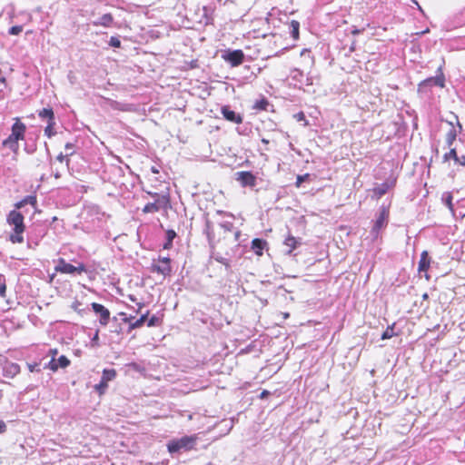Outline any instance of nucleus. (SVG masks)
I'll return each mask as SVG.
<instances>
[{
  "label": "nucleus",
  "mask_w": 465,
  "mask_h": 465,
  "mask_svg": "<svg viewBox=\"0 0 465 465\" xmlns=\"http://www.w3.org/2000/svg\"><path fill=\"white\" fill-rule=\"evenodd\" d=\"M91 307L93 312L98 317L100 325L106 326L110 322V311L101 303L92 302Z\"/></svg>",
  "instance_id": "9d476101"
},
{
  "label": "nucleus",
  "mask_w": 465,
  "mask_h": 465,
  "mask_svg": "<svg viewBox=\"0 0 465 465\" xmlns=\"http://www.w3.org/2000/svg\"><path fill=\"white\" fill-rule=\"evenodd\" d=\"M45 368H49L53 371H56L58 370L57 361L54 359V357H52L49 362L45 366Z\"/></svg>",
  "instance_id": "a19ab883"
},
{
  "label": "nucleus",
  "mask_w": 465,
  "mask_h": 465,
  "mask_svg": "<svg viewBox=\"0 0 465 465\" xmlns=\"http://www.w3.org/2000/svg\"><path fill=\"white\" fill-rule=\"evenodd\" d=\"M310 177L309 173H305L303 175H298L296 179V186L300 187L302 183L306 182Z\"/></svg>",
  "instance_id": "a18cd8bd"
},
{
  "label": "nucleus",
  "mask_w": 465,
  "mask_h": 465,
  "mask_svg": "<svg viewBox=\"0 0 465 465\" xmlns=\"http://www.w3.org/2000/svg\"><path fill=\"white\" fill-rule=\"evenodd\" d=\"M81 306L82 303L78 300L74 301L71 304V308L74 312H76L79 315H84L87 312V309L81 308Z\"/></svg>",
  "instance_id": "72a5a7b5"
},
{
  "label": "nucleus",
  "mask_w": 465,
  "mask_h": 465,
  "mask_svg": "<svg viewBox=\"0 0 465 465\" xmlns=\"http://www.w3.org/2000/svg\"><path fill=\"white\" fill-rule=\"evenodd\" d=\"M430 258L429 256V252L427 251H423L420 254V259L419 262L418 271L420 272H427L430 268Z\"/></svg>",
  "instance_id": "f3484780"
},
{
  "label": "nucleus",
  "mask_w": 465,
  "mask_h": 465,
  "mask_svg": "<svg viewBox=\"0 0 465 465\" xmlns=\"http://www.w3.org/2000/svg\"><path fill=\"white\" fill-rule=\"evenodd\" d=\"M241 235H242V233H241V232L239 230L235 231V232H234V240L236 242H239V243L236 246L237 248L241 247V245H242L241 240H240Z\"/></svg>",
  "instance_id": "5fc2aeb1"
},
{
  "label": "nucleus",
  "mask_w": 465,
  "mask_h": 465,
  "mask_svg": "<svg viewBox=\"0 0 465 465\" xmlns=\"http://www.w3.org/2000/svg\"><path fill=\"white\" fill-rule=\"evenodd\" d=\"M24 215L15 210L10 211L6 217L7 223L12 226V232L9 234V241L12 243L24 242V232L25 225Z\"/></svg>",
  "instance_id": "f257e3e1"
},
{
  "label": "nucleus",
  "mask_w": 465,
  "mask_h": 465,
  "mask_svg": "<svg viewBox=\"0 0 465 465\" xmlns=\"http://www.w3.org/2000/svg\"><path fill=\"white\" fill-rule=\"evenodd\" d=\"M116 377V371L114 369H104L102 374V380L106 382L113 381Z\"/></svg>",
  "instance_id": "2f4dec72"
},
{
  "label": "nucleus",
  "mask_w": 465,
  "mask_h": 465,
  "mask_svg": "<svg viewBox=\"0 0 465 465\" xmlns=\"http://www.w3.org/2000/svg\"><path fill=\"white\" fill-rule=\"evenodd\" d=\"M203 232L206 234L209 244L211 246H213V244L214 242V239H215V234H214V230H213V224L208 219L205 220Z\"/></svg>",
  "instance_id": "a211bd4d"
},
{
  "label": "nucleus",
  "mask_w": 465,
  "mask_h": 465,
  "mask_svg": "<svg viewBox=\"0 0 465 465\" xmlns=\"http://www.w3.org/2000/svg\"><path fill=\"white\" fill-rule=\"evenodd\" d=\"M170 203L169 196H161L153 203H148L143 209L144 213H157L162 209H166Z\"/></svg>",
  "instance_id": "6e6552de"
},
{
  "label": "nucleus",
  "mask_w": 465,
  "mask_h": 465,
  "mask_svg": "<svg viewBox=\"0 0 465 465\" xmlns=\"http://www.w3.org/2000/svg\"><path fill=\"white\" fill-rule=\"evenodd\" d=\"M99 341V330H97L94 335V337L92 338L91 341L93 344H97Z\"/></svg>",
  "instance_id": "052dcab7"
},
{
  "label": "nucleus",
  "mask_w": 465,
  "mask_h": 465,
  "mask_svg": "<svg viewBox=\"0 0 465 465\" xmlns=\"http://www.w3.org/2000/svg\"><path fill=\"white\" fill-rule=\"evenodd\" d=\"M6 296V281L4 274L0 273V297L5 298Z\"/></svg>",
  "instance_id": "c9c22d12"
},
{
  "label": "nucleus",
  "mask_w": 465,
  "mask_h": 465,
  "mask_svg": "<svg viewBox=\"0 0 465 465\" xmlns=\"http://www.w3.org/2000/svg\"><path fill=\"white\" fill-rule=\"evenodd\" d=\"M119 315H124V318L122 319V321H123L124 322H128L129 324H130L131 322H133L132 321H133V319H134V316L127 317V316H126V313H124V312H120V313H119Z\"/></svg>",
  "instance_id": "864d4df0"
},
{
  "label": "nucleus",
  "mask_w": 465,
  "mask_h": 465,
  "mask_svg": "<svg viewBox=\"0 0 465 465\" xmlns=\"http://www.w3.org/2000/svg\"><path fill=\"white\" fill-rule=\"evenodd\" d=\"M159 262L163 263V265L170 264L171 259L169 257H159Z\"/></svg>",
  "instance_id": "4d7b16f0"
},
{
  "label": "nucleus",
  "mask_w": 465,
  "mask_h": 465,
  "mask_svg": "<svg viewBox=\"0 0 465 465\" xmlns=\"http://www.w3.org/2000/svg\"><path fill=\"white\" fill-rule=\"evenodd\" d=\"M23 31V26L22 25H14L12 27L9 28V35H19L21 32Z\"/></svg>",
  "instance_id": "79ce46f5"
},
{
  "label": "nucleus",
  "mask_w": 465,
  "mask_h": 465,
  "mask_svg": "<svg viewBox=\"0 0 465 465\" xmlns=\"http://www.w3.org/2000/svg\"><path fill=\"white\" fill-rule=\"evenodd\" d=\"M129 368H131L132 370L135 371H142V367L136 363V362H131L128 364Z\"/></svg>",
  "instance_id": "3c124183"
},
{
  "label": "nucleus",
  "mask_w": 465,
  "mask_h": 465,
  "mask_svg": "<svg viewBox=\"0 0 465 465\" xmlns=\"http://www.w3.org/2000/svg\"><path fill=\"white\" fill-rule=\"evenodd\" d=\"M266 245H267L266 241L260 239V238H255L252 241V249L258 255L262 254V251Z\"/></svg>",
  "instance_id": "412c9836"
},
{
  "label": "nucleus",
  "mask_w": 465,
  "mask_h": 465,
  "mask_svg": "<svg viewBox=\"0 0 465 465\" xmlns=\"http://www.w3.org/2000/svg\"><path fill=\"white\" fill-rule=\"evenodd\" d=\"M294 118L298 121H304V125H308V121L306 120L305 114L302 112H299L294 114Z\"/></svg>",
  "instance_id": "de8ad7c7"
},
{
  "label": "nucleus",
  "mask_w": 465,
  "mask_h": 465,
  "mask_svg": "<svg viewBox=\"0 0 465 465\" xmlns=\"http://www.w3.org/2000/svg\"><path fill=\"white\" fill-rule=\"evenodd\" d=\"M74 147H75V144L74 143H66L65 145H64V150H65V156H71L74 153Z\"/></svg>",
  "instance_id": "4c0bfd02"
},
{
  "label": "nucleus",
  "mask_w": 465,
  "mask_h": 465,
  "mask_svg": "<svg viewBox=\"0 0 465 465\" xmlns=\"http://www.w3.org/2000/svg\"><path fill=\"white\" fill-rule=\"evenodd\" d=\"M176 232L173 230H167L165 233V242L163 244V248L169 250L173 247V242L176 237Z\"/></svg>",
  "instance_id": "a878e982"
},
{
  "label": "nucleus",
  "mask_w": 465,
  "mask_h": 465,
  "mask_svg": "<svg viewBox=\"0 0 465 465\" xmlns=\"http://www.w3.org/2000/svg\"><path fill=\"white\" fill-rule=\"evenodd\" d=\"M300 77H303L302 72L300 71L299 69L293 70V72H292V78L295 79V80L301 81Z\"/></svg>",
  "instance_id": "8fccbe9b"
},
{
  "label": "nucleus",
  "mask_w": 465,
  "mask_h": 465,
  "mask_svg": "<svg viewBox=\"0 0 465 465\" xmlns=\"http://www.w3.org/2000/svg\"><path fill=\"white\" fill-rule=\"evenodd\" d=\"M55 124V119L47 122V125L45 128V135H46L48 138H52L56 134V131L54 129Z\"/></svg>",
  "instance_id": "c85d7f7f"
},
{
  "label": "nucleus",
  "mask_w": 465,
  "mask_h": 465,
  "mask_svg": "<svg viewBox=\"0 0 465 465\" xmlns=\"http://www.w3.org/2000/svg\"><path fill=\"white\" fill-rule=\"evenodd\" d=\"M289 34L294 40H298L300 36V23L296 20H292L288 25Z\"/></svg>",
  "instance_id": "4be33fe9"
},
{
  "label": "nucleus",
  "mask_w": 465,
  "mask_h": 465,
  "mask_svg": "<svg viewBox=\"0 0 465 465\" xmlns=\"http://www.w3.org/2000/svg\"><path fill=\"white\" fill-rule=\"evenodd\" d=\"M26 204H31L33 206H35V204H36L35 196H31V195L26 196L25 198H24L23 200H21L20 202L15 203V208L21 209L24 206H25Z\"/></svg>",
  "instance_id": "cd10ccee"
},
{
  "label": "nucleus",
  "mask_w": 465,
  "mask_h": 465,
  "mask_svg": "<svg viewBox=\"0 0 465 465\" xmlns=\"http://www.w3.org/2000/svg\"><path fill=\"white\" fill-rule=\"evenodd\" d=\"M0 370L5 378L13 379L20 373L21 368L19 364L9 361L7 358H3L0 362Z\"/></svg>",
  "instance_id": "423d86ee"
},
{
  "label": "nucleus",
  "mask_w": 465,
  "mask_h": 465,
  "mask_svg": "<svg viewBox=\"0 0 465 465\" xmlns=\"http://www.w3.org/2000/svg\"><path fill=\"white\" fill-rule=\"evenodd\" d=\"M151 271L153 272H157L163 276H167V275L171 274L172 267L170 264H167V265L152 264Z\"/></svg>",
  "instance_id": "5701e85b"
},
{
  "label": "nucleus",
  "mask_w": 465,
  "mask_h": 465,
  "mask_svg": "<svg viewBox=\"0 0 465 465\" xmlns=\"http://www.w3.org/2000/svg\"><path fill=\"white\" fill-rule=\"evenodd\" d=\"M271 394V392L269 391H266V390H263L261 394H260V398L261 399H265L267 398L269 395Z\"/></svg>",
  "instance_id": "680f3d73"
},
{
  "label": "nucleus",
  "mask_w": 465,
  "mask_h": 465,
  "mask_svg": "<svg viewBox=\"0 0 465 465\" xmlns=\"http://www.w3.org/2000/svg\"><path fill=\"white\" fill-rule=\"evenodd\" d=\"M445 84V77L442 73L441 67H439L437 70V74L432 77H429L422 82H420L418 85V92L420 93H427L432 86L444 87Z\"/></svg>",
  "instance_id": "20e7f679"
},
{
  "label": "nucleus",
  "mask_w": 465,
  "mask_h": 465,
  "mask_svg": "<svg viewBox=\"0 0 465 465\" xmlns=\"http://www.w3.org/2000/svg\"><path fill=\"white\" fill-rule=\"evenodd\" d=\"M27 367H28L30 372H40L41 371L40 363H38V362L27 363Z\"/></svg>",
  "instance_id": "37998d69"
},
{
  "label": "nucleus",
  "mask_w": 465,
  "mask_h": 465,
  "mask_svg": "<svg viewBox=\"0 0 465 465\" xmlns=\"http://www.w3.org/2000/svg\"><path fill=\"white\" fill-rule=\"evenodd\" d=\"M450 159L454 160V162L456 163H457L458 161H460V157L458 155L457 150L454 147H450V151L443 155V161L444 162H448Z\"/></svg>",
  "instance_id": "7c9ffc66"
},
{
  "label": "nucleus",
  "mask_w": 465,
  "mask_h": 465,
  "mask_svg": "<svg viewBox=\"0 0 465 465\" xmlns=\"http://www.w3.org/2000/svg\"><path fill=\"white\" fill-rule=\"evenodd\" d=\"M55 271L61 273L78 275L86 272V267L84 263H79L78 266H74L67 262L64 259L60 258L58 260V263L55 266Z\"/></svg>",
  "instance_id": "39448f33"
},
{
  "label": "nucleus",
  "mask_w": 465,
  "mask_h": 465,
  "mask_svg": "<svg viewBox=\"0 0 465 465\" xmlns=\"http://www.w3.org/2000/svg\"><path fill=\"white\" fill-rule=\"evenodd\" d=\"M221 113L225 120L234 123V124H242V116L234 112L230 108L228 105H224L221 109Z\"/></svg>",
  "instance_id": "4468645a"
},
{
  "label": "nucleus",
  "mask_w": 465,
  "mask_h": 465,
  "mask_svg": "<svg viewBox=\"0 0 465 465\" xmlns=\"http://www.w3.org/2000/svg\"><path fill=\"white\" fill-rule=\"evenodd\" d=\"M365 31V28H361V29H359L357 26L355 25H352L351 27V33L353 35H361L362 34L363 32Z\"/></svg>",
  "instance_id": "09e8293b"
},
{
  "label": "nucleus",
  "mask_w": 465,
  "mask_h": 465,
  "mask_svg": "<svg viewBox=\"0 0 465 465\" xmlns=\"http://www.w3.org/2000/svg\"><path fill=\"white\" fill-rule=\"evenodd\" d=\"M457 164L465 166V155L460 157V161L457 162Z\"/></svg>",
  "instance_id": "e2e57ef3"
},
{
  "label": "nucleus",
  "mask_w": 465,
  "mask_h": 465,
  "mask_svg": "<svg viewBox=\"0 0 465 465\" xmlns=\"http://www.w3.org/2000/svg\"><path fill=\"white\" fill-rule=\"evenodd\" d=\"M56 361L58 368H66L70 365L69 359L64 355H61Z\"/></svg>",
  "instance_id": "e433bc0d"
},
{
  "label": "nucleus",
  "mask_w": 465,
  "mask_h": 465,
  "mask_svg": "<svg viewBox=\"0 0 465 465\" xmlns=\"http://www.w3.org/2000/svg\"><path fill=\"white\" fill-rule=\"evenodd\" d=\"M148 194L151 195L153 198V201L155 199H158V197H161V196H168V194H162V193H152V192H148Z\"/></svg>",
  "instance_id": "bf43d9fd"
},
{
  "label": "nucleus",
  "mask_w": 465,
  "mask_h": 465,
  "mask_svg": "<svg viewBox=\"0 0 465 465\" xmlns=\"http://www.w3.org/2000/svg\"><path fill=\"white\" fill-rule=\"evenodd\" d=\"M262 143H264V144H268L269 143V140H267L265 138H262Z\"/></svg>",
  "instance_id": "774afa93"
},
{
  "label": "nucleus",
  "mask_w": 465,
  "mask_h": 465,
  "mask_svg": "<svg viewBox=\"0 0 465 465\" xmlns=\"http://www.w3.org/2000/svg\"><path fill=\"white\" fill-rule=\"evenodd\" d=\"M109 45L112 46V47H114V48H120L121 47V41L118 37L116 36H112L110 38V41H109Z\"/></svg>",
  "instance_id": "c03bdc74"
},
{
  "label": "nucleus",
  "mask_w": 465,
  "mask_h": 465,
  "mask_svg": "<svg viewBox=\"0 0 465 465\" xmlns=\"http://www.w3.org/2000/svg\"><path fill=\"white\" fill-rule=\"evenodd\" d=\"M38 116L43 121L45 120L46 122L55 119L54 110L51 107L43 108L42 110H40L38 112Z\"/></svg>",
  "instance_id": "393cba45"
},
{
  "label": "nucleus",
  "mask_w": 465,
  "mask_h": 465,
  "mask_svg": "<svg viewBox=\"0 0 465 465\" xmlns=\"http://www.w3.org/2000/svg\"><path fill=\"white\" fill-rule=\"evenodd\" d=\"M45 232L46 231L43 226H35L27 234L28 248H35L39 244L41 239L45 235Z\"/></svg>",
  "instance_id": "1a4fd4ad"
},
{
  "label": "nucleus",
  "mask_w": 465,
  "mask_h": 465,
  "mask_svg": "<svg viewBox=\"0 0 465 465\" xmlns=\"http://www.w3.org/2000/svg\"><path fill=\"white\" fill-rule=\"evenodd\" d=\"M69 156H65V154H63L62 153L60 154L57 155L56 159L57 161L59 162H64V159H66V162H67V164L69 163V159H68Z\"/></svg>",
  "instance_id": "6e6d98bb"
},
{
  "label": "nucleus",
  "mask_w": 465,
  "mask_h": 465,
  "mask_svg": "<svg viewBox=\"0 0 465 465\" xmlns=\"http://www.w3.org/2000/svg\"><path fill=\"white\" fill-rule=\"evenodd\" d=\"M222 58L230 64L232 67L238 66L242 64L244 60V54L242 50H225L222 54Z\"/></svg>",
  "instance_id": "0eeeda50"
},
{
  "label": "nucleus",
  "mask_w": 465,
  "mask_h": 465,
  "mask_svg": "<svg viewBox=\"0 0 465 465\" xmlns=\"http://www.w3.org/2000/svg\"><path fill=\"white\" fill-rule=\"evenodd\" d=\"M25 151L28 154H32V153H34L36 151V144H35V143H33L32 144L25 143Z\"/></svg>",
  "instance_id": "49530a36"
},
{
  "label": "nucleus",
  "mask_w": 465,
  "mask_h": 465,
  "mask_svg": "<svg viewBox=\"0 0 465 465\" xmlns=\"http://www.w3.org/2000/svg\"><path fill=\"white\" fill-rule=\"evenodd\" d=\"M114 171L119 173V174H122L123 173V169L121 167H114Z\"/></svg>",
  "instance_id": "69168bd1"
},
{
  "label": "nucleus",
  "mask_w": 465,
  "mask_h": 465,
  "mask_svg": "<svg viewBox=\"0 0 465 465\" xmlns=\"http://www.w3.org/2000/svg\"><path fill=\"white\" fill-rule=\"evenodd\" d=\"M223 265H224L225 267V270L227 272L231 271V264H230V261L227 259V261L225 262V263H223Z\"/></svg>",
  "instance_id": "0e129e2a"
},
{
  "label": "nucleus",
  "mask_w": 465,
  "mask_h": 465,
  "mask_svg": "<svg viewBox=\"0 0 465 465\" xmlns=\"http://www.w3.org/2000/svg\"><path fill=\"white\" fill-rule=\"evenodd\" d=\"M452 194L450 192H445L443 194H442V197H441V200L443 202V203L449 208V210L450 212H454V206H453V203H452Z\"/></svg>",
  "instance_id": "c756f323"
},
{
  "label": "nucleus",
  "mask_w": 465,
  "mask_h": 465,
  "mask_svg": "<svg viewBox=\"0 0 465 465\" xmlns=\"http://www.w3.org/2000/svg\"><path fill=\"white\" fill-rule=\"evenodd\" d=\"M235 176L236 181H238L242 187H254L256 185L257 178L251 172H237Z\"/></svg>",
  "instance_id": "9b49d317"
},
{
  "label": "nucleus",
  "mask_w": 465,
  "mask_h": 465,
  "mask_svg": "<svg viewBox=\"0 0 465 465\" xmlns=\"http://www.w3.org/2000/svg\"><path fill=\"white\" fill-rule=\"evenodd\" d=\"M149 312H146L145 313L142 314L139 319H137L135 322H133L130 323L128 327V332H131L134 329L141 328L145 322H147Z\"/></svg>",
  "instance_id": "b1692460"
},
{
  "label": "nucleus",
  "mask_w": 465,
  "mask_h": 465,
  "mask_svg": "<svg viewBox=\"0 0 465 465\" xmlns=\"http://www.w3.org/2000/svg\"><path fill=\"white\" fill-rule=\"evenodd\" d=\"M196 444L195 436H183L181 439L173 440L167 444L168 451L171 454L178 453L181 451L191 450Z\"/></svg>",
  "instance_id": "7ed1b4c3"
},
{
  "label": "nucleus",
  "mask_w": 465,
  "mask_h": 465,
  "mask_svg": "<svg viewBox=\"0 0 465 465\" xmlns=\"http://www.w3.org/2000/svg\"><path fill=\"white\" fill-rule=\"evenodd\" d=\"M108 382L104 381V380L101 379L100 382L98 384L95 385V390L100 393H104L105 391V390L107 389L108 385H107Z\"/></svg>",
  "instance_id": "58836bf2"
},
{
  "label": "nucleus",
  "mask_w": 465,
  "mask_h": 465,
  "mask_svg": "<svg viewBox=\"0 0 465 465\" xmlns=\"http://www.w3.org/2000/svg\"><path fill=\"white\" fill-rule=\"evenodd\" d=\"M390 211L389 207L381 205L376 213V219L370 232V236L373 242L381 238V231L384 230L389 223Z\"/></svg>",
  "instance_id": "f03ea898"
},
{
  "label": "nucleus",
  "mask_w": 465,
  "mask_h": 465,
  "mask_svg": "<svg viewBox=\"0 0 465 465\" xmlns=\"http://www.w3.org/2000/svg\"><path fill=\"white\" fill-rule=\"evenodd\" d=\"M25 131H26L25 124L24 123H22L19 118H16L15 124L12 125L11 134L9 135V137H12V138H15V139H17L20 141L24 140Z\"/></svg>",
  "instance_id": "ddd939ff"
},
{
  "label": "nucleus",
  "mask_w": 465,
  "mask_h": 465,
  "mask_svg": "<svg viewBox=\"0 0 465 465\" xmlns=\"http://www.w3.org/2000/svg\"><path fill=\"white\" fill-rule=\"evenodd\" d=\"M395 323L389 325L386 330L381 334V340H387L394 337L396 333L394 332Z\"/></svg>",
  "instance_id": "473e14b6"
},
{
  "label": "nucleus",
  "mask_w": 465,
  "mask_h": 465,
  "mask_svg": "<svg viewBox=\"0 0 465 465\" xmlns=\"http://www.w3.org/2000/svg\"><path fill=\"white\" fill-rule=\"evenodd\" d=\"M114 23V17L111 14H104L101 17H99L96 20L92 21V25L94 26H104V27H111Z\"/></svg>",
  "instance_id": "dca6fc26"
},
{
  "label": "nucleus",
  "mask_w": 465,
  "mask_h": 465,
  "mask_svg": "<svg viewBox=\"0 0 465 465\" xmlns=\"http://www.w3.org/2000/svg\"><path fill=\"white\" fill-rule=\"evenodd\" d=\"M272 106L267 98L262 97L260 100H257L252 108L257 111H268V107Z\"/></svg>",
  "instance_id": "bb28decb"
},
{
  "label": "nucleus",
  "mask_w": 465,
  "mask_h": 465,
  "mask_svg": "<svg viewBox=\"0 0 465 465\" xmlns=\"http://www.w3.org/2000/svg\"><path fill=\"white\" fill-rule=\"evenodd\" d=\"M19 141L17 139L7 137L2 143L3 147L10 149L15 154H18L19 152Z\"/></svg>",
  "instance_id": "aec40b11"
},
{
  "label": "nucleus",
  "mask_w": 465,
  "mask_h": 465,
  "mask_svg": "<svg viewBox=\"0 0 465 465\" xmlns=\"http://www.w3.org/2000/svg\"><path fill=\"white\" fill-rule=\"evenodd\" d=\"M6 424L3 420H0V433H5L6 431Z\"/></svg>",
  "instance_id": "13d9d810"
},
{
  "label": "nucleus",
  "mask_w": 465,
  "mask_h": 465,
  "mask_svg": "<svg viewBox=\"0 0 465 465\" xmlns=\"http://www.w3.org/2000/svg\"><path fill=\"white\" fill-rule=\"evenodd\" d=\"M49 353H50V354H52V356H53V357H54V355H56V354H57V351H56L55 349H54V350L51 349V350L49 351Z\"/></svg>",
  "instance_id": "338daca9"
},
{
  "label": "nucleus",
  "mask_w": 465,
  "mask_h": 465,
  "mask_svg": "<svg viewBox=\"0 0 465 465\" xmlns=\"http://www.w3.org/2000/svg\"><path fill=\"white\" fill-rule=\"evenodd\" d=\"M214 260L222 264L225 263L227 258L222 256L221 254H216L213 256Z\"/></svg>",
  "instance_id": "603ef678"
},
{
  "label": "nucleus",
  "mask_w": 465,
  "mask_h": 465,
  "mask_svg": "<svg viewBox=\"0 0 465 465\" xmlns=\"http://www.w3.org/2000/svg\"><path fill=\"white\" fill-rule=\"evenodd\" d=\"M220 227L223 228L225 232H232L233 230V223L229 221H223L220 223Z\"/></svg>",
  "instance_id": "ea45409f"
},
{
  "label": "nucleus",
  "mask_w": 465,
  "mask_h": 465,
  "mask_svg": "<svg viewBox=\"0 0 465 465\" xmlns=\"http://www.w3.org/2000/svg\"><path fill=\"white\" fill-rule=\"evenodd\" d=\"M454 118L456 120H458V116L455 114H454ZM448 124L450 125V129L445 135V143H446L447 147L450 148V147H452L454 142L456 141L458 133L461 132L462 125L460 124L459 121H457V126L459 128V130H457L456 126L453 124L452 122H448Z\"/></svg>",
  "instance_id": "f8f14e48"
},
{
  "label": "nucleus",
  "mask_w": 465,
  "mask_h": 465,
  "mask_svg": "<svg viewBox=\"0 0 465 465\" xmlns=\"http://www.w3.org/2000/svg\"><path fill=\"white\" fill-rule=\"evenodd\" d=\"M301 243V239L295 238L292 235H289L284 241V244L289 248L286 253L291 255L293 250L300 246Z\"/></svg>",
  "instance_id": "6ab92c4d"
},
{
  "label": "nucleus",
  "mask_w": 465,
  "mask_h": 465,
  "mask_svg": "<svg viewBox=\"0 0 465 465\" xmlns=\"http://www.w3.org/2000/svg\"><path fill=\"white\" fill-rule=\"evenodd\" d=\"M395 181L387 180L373 188V193L377 198H381L389 191L390 188L394 186Z\"/></svg>",
  "instance_id": "2eb2a0df"
},
{
  "label": "nucleus",
  "mask_w": 465,
  "mask_h": 465,
  "mask_svg": "<svg viewBox=\"0 0 465 465\" xmlns=\"http://www.w3.org/2000/svg\"><path fill=\"white\" fill-rule=\"evenodd\" d=\"M162 319L156 315L151 316L149 319L147 318V326L148 327H156L161 325Z\"/></svg>",
  "instance_id": "f704fd0d"
}]
</instances>
